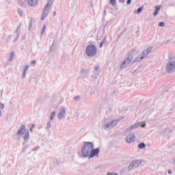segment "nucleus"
Listing matches in <instances>:
<instances>
[{
  "label": "nucleus",
  "instance_id": "nucleus-37",
  "mask_svg": "<svg viewBox=\"0 0 175 175\" xmlns=\"http://www.w3.org/2000/svg\"><path fill=\"white\" fill-rule=\"evenodd\" d=\"M45 29H46V25H44L41 31V35H43V33H44Z\"/></svg>",
  "mask_w": 175,
  "mask_h": 175
},
{
  "label": "nucleus",
  "instance_id": "nucleus-9",
  "mask_svg": "<svg viewBox=\"0 0 175 175\" xmlns=\"http://www.w3.org/2000/svg\"><path fill=\"white\" fill-rule=\"evenodd\" d=\"M65 113H66L65 107H62L59 109V113L57 114V117H58L59 120H62V118H64V117H65Z\"/></svg>",
  "mask_w": 175,
  "mask_h": 175
},
{
  "label": "nucleus",
  "instance_id": "nucleus-33",
  "mask_svg": "<svg viewBox=\"0 0 175 175\" xmlns=\"http://www.w3.org/2000/svg\"><path fill=\"white\" fill-rule=\"evenodd\" d=\"M0 109H1V110H3L5 109V104L1 103H0Z\"/></svg>",
  "mask_w": 175,
  "mask_h": 175
},
{
  "label": "nucleus",
  "instance_id": "nucleus-48",
  "mask_svg": "<svg viewBox=\"0 0 175 175\" xmlns=\"http://www.w3.org/2000/svg\"><path fill=\"white\" fill-rule=\"evenodd\" d=\"M36 61H35V60H33L32 62H31V64H36Z\"/></svg>",
  "mask_w": 175,
  "mask_h": 175
},
{
  "label": "nucleus",
  "instance_id": "nucleus-2",
  "mask_svg": "<svg viewBox=\"0 0 175 175\" xmlns=\"http://www.w3.org/2000/svg\"><path fill=\"white\" fill-rule=\"evenodd\" d=\"M85 53L88 57H95L98 54V48L95 44H90L86 47Z\"/></svg>",
  "mask_w": 175,
  "mask_h": 175
},
{
  "label": "nucleus",
  "instance_id": "nucleus-16",
  "mask_svg": "<svg viewBox=\"0 0 175 175\" xmlns=\"http://www.w3.org/2000/svg\"><path fill=\"white\" fill-rule=\"evenodd\" d=\"M142 59H144V57H143L142 53H140L134 59L133 63L135 64V62H139V61H142Z\"/></svg>",
  "mask_w": 175,
  "mask_h": 175
},
{
  "label": "nucleus",
  "instance_id": "nucleus-6",
  "mask_svg": "<svg viewBox=\"0 0 175 175\" xmlns=\"http://www.w3.org/2000/svg\"><path fill=\"white\" fill-rule=\"evenodd\" d=\"M132 59H133V55L131 53H129V56L126 57L124 62L121 64V66H120L121 69H124V68H125L126 65L131 63V61H132Z\"/></svg>",
  "mask_w": 175,
  "mask_h": 175
},
{
  "label": "nucleus",
  "instance_id": "nucleus-45",
  "mask_svg": "<svg viewBox=\"0 0 175 175\" xmlns=\"http://www.w3.org/2000/svg\"><path fill=\"white\" fill-rule=\"evenodd\" d=\"M119 2H122V3H124V2H125V0H119Z\"/></svg>",
  "mask_w": 175,
  "mask_h": 175
},
{
  "label": "nucleus",
  "instance_id": "nucleus-8",
  "mask_svg": "<svg viewBox=\"0 0 175 175\" xmlns=\"http://www.w3.org/2000/svg\"><path fill=\"white\" fill-rule=\"evenodd\" d=\"M99 69H100V66L99 65H96L94 68V75H92V79H97L96 76H99V74L100 72L99 71Z\"/></svg>",
  "mask_w": 175,
  "mask_h": 175
},
{
  "label": "nucleus",
  "instance_id": "nucleus-23",
  "mask_svg": "<svg viewBox=\"0 0 175 175\" xmlns=\"http://www.w3.org/2000/svg\"><path fill=\"white\" fill-rule=\"evenodd\" d=\"M32 23H35V19H33V18L30 19L29 25L28 27L29 31H31V28H32Z\"/></svg>",
  "mask_w": 175,
  "mask_h": 175
},
{
  "label": "nucleus",
  "instance_id": "nucleus-27",
  "mask_svg": "<svg viewBox=\"0 0 175 175\" xmlns=\"http://www.w3.org/2000/svg\"><path fill=\"white\" fill-rule=\"evenodd\" d=\"M138 147H139V148H140V149L146 148V144H144V142L139 143V144H138Z\"/></svg>",
  "mask_w": 175,
  "mask_h": 175
},
{
  "label": "nucleus",
  "instance_id": "nucleus-14",
  "mask_svg": "<svg viewBox=\"0 0 175 175\" xmlns=\"http://www.w3.org/2000/svg\"><path fill=\"white\" fill-rule=\"evenodd\" d=\"M25 128H26L25 124H22L19 127L16 134L18 135V136H21V135H24V133H25V132H26Z\"/></svg>",
  "mask_w": 175,
  "mask_h": 175
},
{
  "label": "nucleus",
  "instance_id": "nucleus-20",
  "mask_svg": "<svg viewBox=\"0 0 175 175\" xmlns=\"http://www.w3.org/2000/svg\"><path fill=\"white\" fill-rule=\"evenodd\" d=\"M57 113V112L55 111H53L51 115H50V120L53 121L54 120V118L55 117V114Z\"/></svg>",
  "mask_w": 175,
  "mask_h": 175
},
{
  "label": "nucleus",
  "instance_id": "nucleus-36",
  "mask_svg": "<svg viewBox=\"0 0 175 175\" xmlns=\"http://www.w3.org/2000/svg\"><path fill=\"white\" fill-rule=\"evenodd\" d=\"M131 131H133V130H132V128L130 126L126 129L125 132L126 133H128V132H131Z\"/></svg>",
  "mask_w": 175,
  "mask_h": 175
},
{
  "label": "nucleus",
  "instance_id": "nucleus-50",
  "mask_svg": "<svg viewBox=\"0 0 175 175\" xmlns=\"http://www.w3.org/2000/svg\"><path fill=\"white\" fill-rule=\"evenodd\" d=\"M94 94H95V92H92V93H91V95H92V96H94Z\"/></svg>",
  "mask_w": 175,
  "mask_h": 175
},
{
  "label": "nucleus",
  "instance_id": "nucleus-53",
  "mask_svg": "<svg viewBox=\"0 0 175 175\" xmlns=\"http://www.w3.org/2000/svg\"><path fill=\"white\" fill-rule=\"evenodd\" d=\"M32 129H33L32 128L30 129V132H32Z\"/></svg>",
  "mask_w": 175,
  "mask_h": 175
},
{
  "label": "nucleus",
  "instance_id": "nucleus-7",
  "mask_svg": "<svg viewBox=\"0 0 175 175\" xmlns=\"http://www.w3.org/2000/svg\"><path fill=\"white\" fill-rule=\"evenodd\" d=\"M118 122H120V120H111V122L104 124L103 126V129H108V128H113V126H116V125H117V124H118Z\"/></svg>",
  "mask_w": 175,
  "mask_h": 175
},
{
  "label": "nucleus",
  "instance_id": "nucleus-28",
  "mask_svg": "<svg viewBox=\"0 0 175 175\" xmlns=\"http://www.w3.org/2000/svg\"><path fill=\"white\" fill-rule=\"evenodd\" d=\"M105 42H106V37L103 40L100 41L99 44L100 49H102V47H103V44H105Z\"/></svg>",
  "mask_w": 175,
  "mask_h": 175
},
{
  "label": "nucleus",
  "instance_id": "nucleus-39",
  "mask_svg": "<svg viewBox=\"0 0 175 175\" xmlns=\"http://www.w3.org/2000/svg\"><path fill=\"white\" fill-rule=\"evenodd\" d=\"M155 10L159 12V10H161V5H157L155 7Z\"/></svg>",
  "mask_w": 175,
  "mask_h": 175
},
{
  "label": "nucleus",
  "instance_id": "nucleus-34",
  "mask_svg": "<svg viewBox=\"0 0 175 175\" xmlns=\"http://www.w3.org/2000/svg\"><path fill=\"white\" fill-rule=\"evenodd\" d=\"M110 3L112 6H116V0H110Z\"/></svg>",
  "mask_w": 175,
  "mask_h": 175
},
{
  "label": "nucleus",
  "instance_id": "nucleus-42",
  "mask_svg": "<svg viewBox=\"0 0 175 175\" xmlns=\"http://www.w3.org/2000/svg\"><path fill=\"white\" fill-rule=\"evenodd\" d=\"M126 3L127 5H131V3H132V0H127Z\"/></svg>",
  "mask_w": 175,
  "mask_h": 175
},
{
  "label": "nucleus",
  "instance_id": "nucleus-52",
  "mask_svg": "<svg viewBox=\"0 0 175 175\" xmlns=\"http://www.w3.org/2000/svg\"><path fill=\"white\" fill-rule=\"evenodd\" d=\"M113 175H118V174L113 173Z\"/></svg>",
  "mask_w": 175,
  "mask_h": 175
},
{
  "label": "nucleus",
  "instance_id": "nucleus-26",
  "mask_svg": "<svg viewBox=\"0 0 175 175\" xmlns=\"http://www.w3.org/2000/svg\"><path fill=\"white\" fill-rule=\"evenodd\" d=\"M144 6H140L136 11L137 14H139V13H142L143 12Z\"/></svg>",
  "mask_w": 175,
  "mask_h": 175
},
{
  "label": "nucleus",
  "instance_id": "nucleus-40",
  "mask_svg": "<svg viewBox=\"0 0 175 175\" xmlns=\"http://www.w3.org/2000/svg\"><path fill=\"white\" fill-rule=\"evenodd\" d=\"M158 12L159 11H157L156 10H154V12H153V16H158Z\"/></svg>",
  "mask_w": 175,
  "mask_h": 175
},
{
  "label": "nucleus",
  "instance_id": "nucleus-35",
  "mask_svg": "<svg viewBox=\"0 0 175 175\" xmlns=\"http://www.w3.org/2000/svg\"><path fill=\"white\" fill-rule=\"evenodd\" d=\"M159 27H165V22H160L159 23Z\"/></svg>",
  "mask_w": 175,
  "mask_h": 175
},
{
  "label": "nucleus",
  "instance_id": "nucleus-17",
  "mask_svg": "<svg viewBox=\"0 0 175 175\" xmlns=\"http://www.w3.org/2000/svg\"><path fill=\"white\" fill-rule=\"evenodd\" d=\"M23 139L25 142H28V140H29V131H28V130L25 132Z\"/></svg>",
  "mask_w": 175,
  "mask_h": 175
},
{
  "label": "nucleus",
  "instance_id": "nucleus-49",
  "mask_svg": "<svg viewBox=\"0 0 175 175\" xmlns=\"http://www.w3.org/2000/svg\"><path fill=\"white\" fill-rule=\"evenodd\" d=\"M174 108H171V110H174L175 109V104L174 105Z\"/></svg>",
  "mask_w": 175,
  "mask_h": 175
},
{
  "label": "nucleus",
  "instance_id": "nucleus-12",
  "mask_svg": "<svg viewBox=\"0 0 175 175\" xmlns=\"http://www.w3.org/2000/svg\"><path fill=\"white\" fill-rule=\"evenodd\" d=\"M135 137H136L135 136V134L131 133L130 135H129L126 137V140L127 143L131 144V143H133V142H135Z\"/></svg>",
  "mask_w": 175,
  "mask_h": 175
},
{
  "label": "nucleus",
  "instance_id": "nucleus-4",
  "mask_svg": "<svg viewBox=\"0 0 175 175\" xmlns=\"http://www.w3.org/2000/svg\"><path fill=\"white\" fill-rule=\"evenodd\" d=\"M165 70L168 73H174L175 72V62L168 61L165 65Z\"/></svg>",
  "mask_w": 175,
  "mask_h": 175
},
{
  "label": "nucleus",
  "instance_id": "nucleus-47",
  "mask_svg": "<svg viewBox=\"0 0 175 175\" xmlns=\"http://www.w3.org/2000/svg\"><path fill=\"white\" fill-rule=\"evenodd\" d=\"M35 126H36L35 124H33L31 126V128L33 129V128H35Z\"/></svg>",
  "mask_w": 175,
  "mask_h": 175
},
{
  "label": "nucleus",
  "instance_id": "nucleus-1",
  "mask_svg": "<svg viewBox=\"0 0 175 175\" xmlns=\"http://www.w3.org/2000/svg\"><path fill=\"white\" fill-rule=\"evenodd\" d=\"M92 148H94V144H92V142H85L81 149L83 157H84V158H90Z\"/></svg>",
  "mask_w": 175,
  "mask_h": 175
},
{
  "label": "nucleus",
  "instance_id": "nucleus-32",
  "mask_svg": "<svg viewBox=\"0 0 175 175\" xmlns=\"http://www.w3.org/2000/svg\"><path fill=\"white\" fill-rule=\"evenodd\" d=\"M18 39H20V34H16V38L14 40V43L18 42Z\"/></svg>",
  "mask_w": 175,
  "mask_h": 175
},
{
  "label": "nucleus",
  "instance_id": "nucleus-46",
  "mask_svg": "<svg viewBox=\"0 0 175 175\" xmlns=\"http://www.w3.org/2000/svg\"><path fill=\"white\" fill-rule=\"evenodd\" d=\"M168 174H172V170H168Z\"/></svg>",
  "mask_w": 175,
  "mask_h": 175
},
{
  "label": "nucleus",
  "instance_id": "nucleus-18",
  "mask_svg": "<svg viewBox=\"0 0 175 175\" xmlns=\"http://www.w3.org/2000/svg\"><path fill=\"white\" fill-rule=\"evenodd\" d=\"M14 54H16V53L14 51H12L10 53V59L9 61H13L14 59Z\"/></svg>",
  "mask_w": 175,
  "mask_h": 175
},
{
  "label": "nucleus",
  "instance_id": "nucleus-51",
  "mask_svg": "<svg viewBox=\"0 0 175 175\" xmlns=\"http://www.w3.org/2000/svg\"><path fill=\"white\" fill-rule=\"evenodd\" d=\"M104 16H106V10L104 11Z\"/></svg>",
  "mask_w": 175,
  "mask_h": 175
},
{
  "label": "nucleus",
  "instance_id": "nucleus-3",
  "mask_svg": "<svg viewBox=\"0 0 175 175\" xmlns=\"http://www.w3.org/2000/svg\"><path fill=\"white\" fill-rule=\"evenodd\" d=\"M53 0H49L46 5L44 7V11L41 14V20L43 21L47 16H49V14L50 13V10H51V6H53Z\"/></svg>",
  "mask_w": 175,
  "mask_h": 175
},
{
  "label": "nucleus",
  "instance_id": "nucleus-31",
  "mask_svg": "<svg viewBox=\"0 0 175 175\" xmlns=\"http://www.w3.org/2000/svg\"><path fill=\"white\" fill-rule=\"evenodd\" d=\"M18 4L20 6H24V1L23 0H18Z\"/></svg>",
  "mask_w": 175,
  "mask_h": 175
},
{
  "label": "nucleus",
  "instance_id": "nucleus-38",
  "mask_svg": "<svg viewBox=\"0 0 175 175\" xmlns=\"http://www.w3.org/2000/svg\"><path fill=\"white\" fill-rule=\"evenodd\" d=\"M135 53H136V49H131L130 54H131L132 55V54H135Z\"/></svg>",
  "mask_w": 175,
  "mask_h": 175
},
{
  "label": "nucleus",
  "instance_id": "nucleus-55",
  "mask_svg": "<svg viewBox=\"0 0 175 175\" xmlns=\"http://www.w3.org/2000/svg\"><path fill=\"white\" fill-rule=\"evenodd\" d=\"M0 117H1V110H0Z\"/></svg>",
  "mask_w": 175,
  "mask_h": 175
},
{
  "label": "nucleus",
  "instance_id": "nucleus-43",
  "mask_svg": "<svg viewBox=\"0 0 175 175\" xmlns=\"http://www.w3.org/2000/svg\"><path fill=\"white\" fill-rule=\"evenodd\" d=\"M54 49H55L54 44H53V45L51 46L50 50H51V51H54Z\"/></svg>",
  "mask_w": 175,
  "mask_h": 175
},
{
  "label": "nucleus",
  "instance_id": "nucleus-24",
  "mask_svg": "<svg viewBox=\"0 0 175 175\" xmlns=\"http://www.w3.org/2000/svg\"><path fill=\"white\" fill-rule=\"evenodd\" d=\"M20 32H21V23H20L19 25L17 27L16 33L20 35Z\"/></svg>",
  "mask_w": 175,
  "mask_h": 175
},
{
  "label": "nucleus",
  "instance_id": "nucleus-19",
  "mask_svg": "<svg viewBox=\"0 0 175 175\" xmlns=\"http://www.w3.org/2000/svg\"><path fill=\"white\" fill-rule=\"evenodd\" d=\"M81 73H83V75H87L90 73V69L88 68H82L81 70Z\"/></svg>",
  "mask_w": 175,
  "mask_h": 175
},
{
  "label": "nucleus",
  "instance_id": "nucleus-21",
  "mask_svg": "<svg viewBox=\"0 0 175 175\" xmlns=\"http://www.w3.org/2000/svg\"><path fill=\"white\" fill-rule=\"evenodd\" d=\"M51 128V121L49 120L47 123H46V129L48 131V132H50V129Z\"/></svg>",
  "mask_w": 175,
  "mask_h": 175
},
{
  "label": "nucleus",
  "instance_id": "nucleus-15",
  "mask_svg": "<svg viewBox=\"0 0 175 175\" xmlns=\"http://www.w3.org/2000/svg\"><path fill=\"white\" fill-rule=\"evenodd\" d=\"M38 2H39V0H27L28 5L33 8L38 5Z\"/></svg>",
  "mask_w": 175,
  "mask_h": 175
},
{
  "label": "nucleus",
  "instance_id": "nucleus-41",
  "mask_svg": "<svg viewBox=\"0 0 175 175\" xmlns=\"http://www.w3.org/2000/svg\"><path fill=\"white\" fill-rule=\"evenodd\" d=\"M39 148V146H37L36 148H33L31 151H38V149Z\"/></svg>",
  "mask_w": 175,
  "mask_h": 175
},
{
  "label": "nucleus",
  "instance_id": "nucleus-56",
  "mask_svg": "<svg viewBox=\"0 0 175 175\" xmlns=\"http://www.w3.org/2000/svg\"><path fill=\"white\" fill-rule=\"evenodd\" d=\"M133 73H135V71Z\"/></svg>",
  "mask_w": 175,
  "mask_h": 175
},
{
  "label": "nucleus",
  "instance_id": "nucleus-54",
  "mask_svg": "<svg viewBox=\"0 0 175 175\" xmlns=\"http://www.w3.org/2000/svg\"><path fill=\"white\" fill-rule=\"evenodd\" d=\"M54 13H55L54 16H55V13H56V12H54Z\"/></svg>",
  "mask_w": 175,
  "mask_h": 175
},
{
  "label": "nucleus",
  "instance_id": "nucleus-22",
  "mask_svg": "<svg viewBox=\"0 0 175 175\" xmlns=\"http://www.w3.org/2000/svg\"><path fill=\"white\" fill-rule=\"evenodd\" d=\"M73 100H75V102H80V100H81V96H74Z\"/></svg>",
  "mask_w": 175,
  "mask_h": 175
},
{
  "label": "nucleus",
  "instance_id": "nucleus-44",
  "mask_svg": "<svg viewBox=\"0 0 175 175\" xmlns=\"http://www.w3.org/2000/svg\"><path fill=\"white\" fill-rule=\"evenodd\" d=\"M107 175H113V172H107Z\"/></svg>",
  "mask_w": 175,
  "mask_h": 175
},
{
  "label": "nucleus",
  "instance_id": "nucleus-10",
  "mask_svg": "<svg viewBox=\"0 0 175 175\" xmlns=\"http://www.w3.org/2000/svg\"><path fill=\"white\" fill-rule=\"evenodd\" d=\"M151 51H152V46H150V47L147 48L146 49L144 50L141 53V55H142V57H144V58H146L147 55H148V54H150V53H151Z\"/></svg>",
  "mask_w": 175,
  "mask_h": 175
},
{
  "label": "nucleus",
  "instance_id": "nucleus-29",
  "mask_svg": "<svg viewBox=\"0 0 175 175\" xmlns=\"http://www.w3.org/2000/svg\"><path fill=\"white\" fill-rule=\"evenodd\" d=\"M18 13L21 17H23V16H24V12H23V10H21V8L18 9Z\"/></svg>",
  "mask_w": 175,
  "mask_h": 175
},
{
  "label": "nucleus",
  "instance_id": "nucleus-30",
  "mask_svg": "<svg viewBox=\"0 0 175 175\" xmlns=\"http://www.w3.org/2000/svg\"><path fill=\"white\" fill-rule=\"evenodd\" d=\"M170 132H172V129H169V128H166L165 129V131L163 132V133H170Z\"/></svg>",
  "mask_w": 175,
  "mask_h": 175
},
{
  "label": "nucleus",
  "instance_id": "nucleus-5",
  "mask_svg": "<svg viewBox=\"0 0 175 175\" xmlns=\"http://www.w3.org/2000/svg\"><path fill=\"white\" fill-rule=\"evenodd\" d=\"M140 165H142V160L135 159L132 161L130 165L128 166L129 172H131V170H133V169L139 167Z\"/></svg>",
  "mask_w": 175,
  "mask_h": 175
},
{
  "label": "nucleus",
  "instance_id": "nucleus-11",
  "mask_svg": "<svg viewBox=\"0 0 175 175\" xmlns=\"http://www.w3.org/2000/svg\"><path fill=\"white\" fill-rule=\"evenodd\" d=\"M100 152L99 148L94 149V148L92 149V151L90 152V154L89 156V159L91 158H94V157H96V155H98Z\"/></svg>",
  "mask_w": 175,
  "mask_h": 175
},
{
  "label": "nucleus",
  "instance_id": "nucleus-13",
  "mask_svg": "<svg viewBox=\"0 0 175 175\" xmlns=\"http://www.w3.org/2000/svg\"><path fill=\"white\" fill-rule=\"evenodd\" d=\"M139 126H142V128H144L146 126V123L144 122H140L138 123H135L133 125L131 126V129L133 131V129H136V128H139Z\"/></svg>",
  "mask_w": 175,
  "mask_h": 175
},
{
  "label": "nucleus",
  "instance_id": "nucleus-25",
  "mask_svg": "<svg viewBox=\"0 0 175 175\" xmlns=\"http://www.w3.org/2000/svg\"><path fill=\"white\" fill-rule=\"evenodd\" d=\"M27 69H29V66L26 65V66H25V69H24V70H23V78L25 77V75H26V73H27Z\"/></svg>",
  "mask_w": 175,
  "mask_h": 175
}]
</instances>
